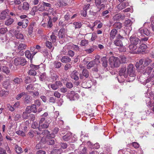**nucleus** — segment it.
I'll return each mask as SVG.
<instances>
[{
  "label": "nucleus",
  "mask_w": 154,
  "mask_h": 154,
  "mask_svg": "<svg viewBox=\"0 0 154 154\" xmlns=\"http://www.w3.org/2000/svg\"><path fill=\"white\" fill-rule=\"evenodd\" d=\"M37 72L36 71L33 69H30L29 71V74L31 75L35 76L36 75Z\"/></svg>",
  "instance_id": "nucleus-49"
},
{
  "label": "nucleus",
  "mask_w": 154,
  "mask_h": 154,
  "mask_svg": "<svg viewBox=\"0 0 154 154\" xmlns=\"http://www.w3.org/2000/svg\"><path fill=\"white\" fill-rule=\"evenodd\" d=\"M15 36L17 39H22L23 38V35L21 33H18L15 34Z\"/></svg>",
  "instance_id": "nucleus-51"
},
{
  "label": "nucleus",
  "mask_w": 154,
  "mask_h": 154,
  "mask_svg": "<svg viewBox=\"0 0 154 154\" xmlns=\"http://www.w3.org/2000/svg\"><path fill=\"white\" fill-rule=\"evenodd\" d=\"M23 23L22 28H26L28 26L29 23V20L28 19H24L22 20Z\"/></svg>",
  "instance_id": "nucleus-31"
},
{
  "label": "nucleus",
  "mask_w": 154,
  "mask_h": 154,
  "mask_svg": "<svg viewBox=\"0 0 154 154\" xmlns=\"http://www.w3.org/2000/svg\"><path fill=\"white\" fill-rule=\"evenodd\" d=\"M9 13V11L8 9H6L2 11L0 13V19L5 20L8 15Z\"/></svg>",
  "instance_id": "nucleus-12"
},
{
  "label": "nucleus",
  "mask_w": 154,
  "mask_h": 154,
  "mask_svg": "<svg viewBox=\"0 0 154 154\" xmlns=\"http://www.w3.org/2000/svg\"><path fill=\"white\" fill-rule=\"evenodd\" d=\"M16 133L18 135H20L22 137H24L25 136V133L21 131H16Z\"/></svg>",
  "instance_id": "nucleus-58"
},
{
  "label": "nucleus",
  "mask_w": 154,
  "mask_h": 154,
  "mask_svg": "<svg viewBox=\"0 0 154 154\" xmlns=\"http://www.w3.org/2000/svg\"><path fill=\"white\" fill-rule=\"evenodd\" d=\"M73 24L75 29L80 28L82 26L81 23L80 22H74Z\"/></svg>",
  "instance_id": "nucleus-39"
},
{
  "label": "nucleus",
  "mask_w": 154,
  "mask_h": 154,
  "mask_svg": "<svg viewBox=\"0 0 154 154\" xmlns=\"http://www.w3.org/2000/svg\"><path fill=\"white\" fill-rule=\"evenodd\" d=\"M128 5V4L127 3H123L119 4L117 6V8L120 11L125 8Z\"/></svg>",
  "instance_id": "nucleus-20"
},
{
  "label": "nucleus",
  "mask_w": 154,
  "mask_h": 154,
  "mask_svg": "<svg viewBox=\"0 0 154 154\" xmlns=\"http://www.w3.org/2000/svg\"><path fill=\"white\" fill-rule=\"evenodd\" d=\"M72 67L71 64L69 63L66 64L64 66V69L65 71H67L69 69H70Z\"/></svg>",
  "instance_id": "nucleus-64"
},
{
  "label": "nucleus",
  "mask_w": 154,
  "mask_h": 154,
  "mask_svg": "<svg viewBox=\"0 0 154 154\" xmlns=\"http://www.w3.org/2000/svg\"><path fill=\"white\" fill-rule=\"evenodd\" d=\"M126 70V67L123 66L122 67L119 71V76L123 79V78H127L128 77V73Z\"/></svg>",
  "instance_id": "nucleus-10"
},
{
  "label": "nucleus",
  "mask_w": 154,
  "mask_h": 154,
  "mask_svg": "<svg viewBox=\"0 0 154 154\" xmlns=\"http://www.w3.org/2000/svg\"><path fill=\"white\" fill-rule=\"evenodd\" d=\"M153 78H154V70L152 72L151 74L150 75V77L148 80H146V82H149L152 79H153L152 80H153Z\"/></svg>",
  "instance_id": "nucleus-63"
},
{
  "label": "nucleus",
  "mask_w": 154,
  "mask_h": 154,
  "mask_svg": "<svg viewBox=\"0 0 154 154\" xmlns=\"http://www.w3.org/2000/svg\"><path fill=\"white\" fill-rule=\"evenodd\" d=\"M65 29L63 28L60 29L58 34V36L59 38L62 39L65 37Z\"/></svg>",
  "instance_id": "nucleus-19"
},
{
  "label": "nucleus",
  "mask_w": 154,
  "mask_h": 154,
  "mask_svg": "<svg viewBox=\"0 0 154 154\" xmlns=\"http://www.w3.org/2000/svg\"><path fill=\"white\" fill-rule=\"evenodd\" d=\"M66 3L63 0H58L55 4V5L60 7L65 6L66 5Z\"/></svg>",
  "instance_id": "nucleus-18"
},
{
  "label": "nucleus",
  "mask_w": 154,
  "mask_h": 154,
  "mask_svg": "<svg viewBox=\"0 0 154 154\" xmlns=\"http://www.w3.org/2000/svg\"><path fill=\"white\" fill-rule=\"evenodd\" d=\"M9 94V92L4 90L0 91V96L1 97H6Z\"/></svg>",
  "instance_id": "nucleus-36"
},
{
  "label": "nucleus",
  "mask_w": 154,
  "mask_h": 154,
  "mask_svg": "<svg viewBox=\"0 0 154 154\" xmlns=\"http://www.w3.org/2000/svg\"><path fill=\"white\" fill-rule=\"evenodd\" d=\"M131 44L129 46V49L132 51L136 50L141 43L139 38L134 35H132L130 38Z\"/></svg>",
  "instance_id": "nucleus-1"
},
{
  "label": "nucleus",
  "mask_w": 154,
  "mask_h": 154,
  "mask_svg": "<svg viewBox=\"0 0 154 154\" xmlns=\"http://www.w3.org/2000/svg\"><path fill=\"white\" fill-rule=\"evenodd\" d=\"M14 21V20L13 19L9 18L5 22V24L7 26H9L12 24Z\"/></svg>",
  "instance_id": "nucleus-41"
},
{
  "label": "nucleus",
  "mask_w": 154,
  "mask_h": 154,
  "mask_svg": "<svg viewBox=\"0 0 154 154\" xmlns=\"http://www.w3.org/2000/svg\"><path fill=\"white\" fill-rule=\"evenodd\" d=\"M152 61V60L149 58H146L144 61V65L147 66L149 65Z\"/></svg>",
  "instance_id": "nucleus-47"
},
{
  "label": "nucleus",
  "mask_w": 154,
  "mask_h": 154,
  "mask_svg": "<svg viewBox=\"0 0 154 154\" xmlns=\"http://www.w3.org/2000/svg\"><path fill=\"white\" fill-rule=\"evenodd\" d=\"M117 32V31L116 29H113L112 30L110 34V39L111 40L115 38Z\"/></svg>",
  "instance_id": "nucleus-23"
},
{
  "label": "nucleus",
  "mask_w": 154,
  "mask_h": 154,
  "mask_svg": "<svg viewBox=\"0 0 154 154\" xmlns=\"http://www.w3.org/2000/svg\"><path fill=\"white\" fill-rule=\"evenodd\" d=\"M114 44L117 46L122 47L123 46V44L122 41L119 39H116L114 40Z\"/></svg>",
  "instance_id": "nucleus-25"
},
{
  "label": "nucleus",
  "mask_w": 154,
  "mask_h": 154,
  "mask_svg": "<svg viewBox=\"0 0 154 154\" xmlns=\"http://www.w3.org/2000/svg\"><path fill=\"white\" fill-rule=\"evenodd\" d=\"M53 64L55 68L59 69L61 66L62 63L59 62L55 61L53 63Z\"/></svg>",
  "instance_id": "nucleus-35"
},
{
  "label": "nucleus",
  "mask_w": 154,
  "mask_h": 154,
  "mask_svg": "<svg viewBox=\"0 0 154 154\" xmlns=\"http://www.w3.org/2000/svg\"><path fill=\"white\" fill-rule=\"evenodd\" d=\"M132 23V22L130 20H126L125 22V24L126 26H131Z\"/></svg>",
  "instance_id": "nucleus-54"
},
{
  "label": "nucleus",
  "mask_w": 154,
  "mask_h": 154,
  "mask_svg": "<svg viewBox=\"0 0 154 154\" xmlns=\"http://www.w3.org/2000/svg\"><path fill=\"white\" fill-rule=\"evenodd\" d=\"M135 68L132 64H129L127 67V73L129 77V81L132 82L135 79L136 75L135 73Z\"/></svg>",
  "instance_id": "nucleus-3"
},
{
  "label": "nucleus",
  "mask_w": 154,
  "mask_h": 154,
  "mask_svg": "<svg viewBox=\"0 0 154 154\" xmlns=\"http://www.w3.org/2000/svg\"><path fill=\"white\" fill-rule=\"evenodd\" d=\"M79 72L76 71H74L71 74V77L72 79L75 81H77L79 79L78 76Z\"/></svg>",
  "instance_id": "nucleus-17"
},
{
  "label": "nucleus",
  "mask_w": 154,
  "mask_h": 154,
  "mask_svg": "<svg viewBox=\"0 0 154 154\" xmlns=\"http://www.w3.org/2000/svg\"><path fill=\"white\" fill-rule=\"evenodd\" d=\"M150 34V31L147 28H140L138 30L137 35L138 36L140 37V36H143L144 35L148 36Z\"/></svg>",
  "instance_id": "nucleus-6"
},
{
  "label": "nucleus",
  "mask_w": 154,
  "mask_h": 154,
  "mask_svg": "<svg viewBox=\"0 0 154 154\" xmlns=\"http://www.w3.org/2000/svg\"><path fill=\"white\" fill-rule=\"evenodd\" d=\"M100 62L99 58H96L93 60L91 61L88 63L87 65V69H90L91 67H93L95 65H99Z\"/></svg>",
  "instance_id": "nucleus-8"
},
{
  "label": "nucleus",
  "mask_w": 154,
  "mask_h": 154,
  "mask_svg": "<svg viewBox=\"0 0 154 154\" xmlns=\"http://www.w3.org/2000/svg\"><path fill=\"white\" fill-rule=\"evenodd\" d=\"M72 134L71 133H67L66 135L62 137V139L65 141H69V142H72Z\"/></svg>",
  "instance_id": "nucleus-13"
},
{
  "label": "nucleus",
  "mask_w": 154,
  "mask_h": 154,
  "mask_svg": "<svg viewBox=\"0 0 154 154\" xmlns=\"http://www.w3.org/2000/svg\"><path fill=\"white\" fill-rule=\"evenodd\" d=\"M8 31V29L7 28H2L0 29V33L4 34Z\"/></svg>",
  "instance_id": "nucleus-59"
},
{
  "label": "nucleus",
  "mask_w": 154,
  "mask_h": 154,
  "mask_svg": "<svg viewBox=\"0 0 154 154\" xmlns=\"http://www.w3.org/2000/svg\"><path fill=\"white\" fill-rule=\"evenodd\" d=\"M26 89L29 92H30L31 91H32L33 90V85L32 84L29 85L27 86L26 88Z\"/></svg>",
  "instance_id": "nucleus-52"
},
{
  "label": "nucleus",
  "mask_w": 154,
  "mask_h": 154,
  "mask_svg": "<svg viewBox=\"0 0 154 154\" xmlns=\"http://www.w3.org/2000/svg\"><path fill=\"white\" fill-rule=\"evenodd\" d=\"M13 45L14 46V50L15 51V52H14V53H17L18 55L22 56L24 54V52L23 50L26 49L27 47V45L23 43L18 44L15 42L13 43Z\"/></svg>",
  "instance_id": "nucleus-2"
},
{
  "label": "nucleus",
  "mask_w": 154,
  "mask_h": 154,
  "mask_svg": "<svg viewBox=\"0 0 154 154\" xmlns=\"http://www.w3.org/2000/svg\"><path fill=\"white\" fill-rule=\"evenodd\" d=\"M51 122V121H48L47 122V120H46L44 123L41 124V125H39V128L45 129L47 128L48 127L50 123Z\"/></svg>",
  "instance_id": "nucleus-15"
},
{
  "label": "nucleus",
  "mask_w": 154,
  "mask_h": 154,
  "mask_svg": "<svg viewBox=\"0 0 154 154\" xmlns=\"http://www.w3.org/2000/svg\"><path fill=\"white\" fill-rule=\"evenodd\" d=\"M66 87L69 89L73 87V85L71 82H68L66 84Z\"/></svg>",
  "instance_id": "nucleus-57"
},
{
  "label": "nucleus",
  "mask_w": 154,
  "mask_h": 154,
  "mask_svg": "<svg viewBox=\"0 0 154 154\" xmlns=\"http://www.w3.org/2000/svg\"><path fill=\"white\" fill-rule=\"evenodd\" d=\"M109 63L112 68L118 67L120 65V60L118 57L111 56L109 59Z\"/></svg>",
  "instance_id": "nucleus-4"
},
{
  "label": "nucleus",
  "mask_w": 154,
  "mask_h": 154,
  "mask_svg": "<svg viewBox=\"0 0 154 154\" xmlns=\"http://www.w3.org/2000/svg\"><path fill=\"white\" fill-rule=\"evenodd\" d=\"M113 26L114 29H116V30L120 29L122 27V24L120 22H116L113 24Z\"/></svg>",
  "instance_id": "nucleus-24"
},
{
  "label": "nucleus",
  "mask_w": 154,
  "mask_h": 154,
  "mask_svg": "<svg viewBox=\"0 0 154 154\" xmlns=\"http://www.w3.org/2000/svg\"><path fill=\"white\" fill-rule=\"evenodd\" d=\"M122 15L119 14H118L115 15L113 17V19L114 20H117L121 18Z\"/></svg>",
  "instance_id": "nucleus-53"
},
{
  "label": "nucleus",
  "mask_w": 154,
  "mask_h": 154,
  "mask_svg": "<svg viewBox=\"0 0 154 154\" xmlns=\"http://www.w3.org/2000/svg\"><path fill=\"white\" fill-rule=\"evenodd\" d=\"M13 81L15 84H19L22 82V79L21 78H15L14 79Z\"/></svg>",
  "instance_id": "nucleus-46"
},
{
  "label": "nucleus",
  "mask_w": 154,
  "mask_h": 154,
  "mask_svg": "<svg viewBox=\"0 0 154 154\" xmlns=\"http://www.w3.org/2000/svg\"><path fill=\"white\" fill-rule=\"evenodd\" d=\"M35 105L34 104H32L30 106L31 112L34 113H36L37 112V109Z\"/></svg>",
  "instance_id": "nucleus-45"
},
{
  "label": "nucleus",
  "mask_w": 154,
  "mask_h": 154,
  "mask_svg": "<svg viewBox=\"0 0 154 154\" xmlns=\"http://www.w3.org/2000/svg\"><path fill=\"white\" fill-rule=\"evenodd\" d=\"M107 0H95V4L96 6L98 7L100 6L99 11L102 9H104L105 8V5L104 4H101V3H106Z\"/></svg>",
  "instance_id": "nucleus-7"
},
{
  "label": "nucleus",
  "mask_w": 154,
  "mask_h": 154,
  "mask_svg": "<svg viewBox=\"0 0 154 154\" xmlns=\"http://www.w3.org/2000/svg\"><path fill=\"white\" fill-rule=\"evenodd\" d=\"M2 71L8 75V74L10 72V71L8 67L6 66H3L2 68Z\"/></svg>",
  "instance_id": "nucleus-40"
},
{
  "label": "nucleus",
  "mask_w": 154,
  "mask_h": 154,
  "mask_svg": "<svg viewBox=\"0 0 154 154\" xmlns=\"http://www.w3.org/2000/svg\"><path fill=\"white\" fill-rule=\"evenodd\" d=\"M37 53V52H34L31 53V51L28 50L26 51L24 53L26 58L32 60L33 56Z\"/></svg>",
  "instance_id": "nucleus-11"
},
{
  "label": "nucleus",
  "mask_w": 154,
  "mask_h": 154,
  "mask_svg": "<svg viewBox=\"0 0 154 154\" xmlns=\"http://www.w3.org/2000/svg\"><path fill=\"white\" fill-rule=\"evenodd\" d=\"M50 41L53 43L55 42L57 40V37L54 33H52L50 36Z\"/></svg>",
  "instance_id": "nucleus-37"
},
{
  "label": "nucleus",
  "mask_w": 154,
  "mask_h": 154,
  "mask_svg": "<svg viewBox=\"0 0 154 154\" xmlns=\"http://www.w3.org/2000/svg\"><path fill=\"white\" fill-rule=\"evenodd\" d=\"M72 49L76 51H79V48L78 46L74 44L73 45H72Z\"/></svg>",
  "instance_id": "nucleus-62"
},
{
  "label": "nucleus",
  "mask_w": 154,
  "mask_h": 154,
  "mask_svg": "<svg viewBox=\"0 0 154 154\" xmlns=\"http://www.w3.org/2000/svg\"><path fill=\"white\" fill-rule=\"evenodd\" d=\"M35 22H33L31 23L30 24L29 26L28 32V34L29 35L32 34L33 32V27L35 25Z\"/></svg>",
  "instance_id": "nucleus-21"
},
{
  "label": "nucleus",
  "mask_w": 154,
  "mask_h": 154,
  "mask_svg": "<svg viewBox=\"0 0 154 154\" xmlns=\"http://www.w3.org/2000/svg\"><path fill=\"white\" fill-rule=\"evenodd\" d=\"M86 148L84 147L83 145L82 144L80 145L78 148V150L79 154H86Z\"/></svg>",
  "instance_id": "nucleus-16"
},
{
  "label": "nucleus",
  "mask_w": 154,
  "mask_h": 154,
  "mask_svg": "<svg viewBox=\"0 0 154 154\" xmlns=\"http://www.w3.org/2000/svg\"><path fill=\"white\" fill-rule=\"evenodd\" d=\"M15 150L17 153H20L22 152V148L18 145H16L15 146Z\"/></svg>",
  "instance_id": "nucleus-42"
},
{
  "label": "nucleus",
  "mask_w": 154,
  "mask_h": 154,
  "mask_svg": "<svg viewBox=\"0 0 154 154\" xmlns=\"http://www.w3.org/2000/svg\"><path fill=\"white\" fill-rule=\"evenodd\" d=\"M26 63V59L22 57H19L15 58L14 60V64L16 65H25Z\"/></svg>",
  "instance_id": "nucleus-5"
},
{
  "label": "nucleus",
  "mask_w": 154,
  "mask_h": 154,
  "mask_svg": "<svg viewBox=\"0 0 154 154\" xmlns=\"http://www.w3.org/2000/svg\"><path fill=\"white\" fill-rule=\"evenodd\" d=\"M52 26L53 24H52V21L51 20V19L50 18L49 19V20H48V28H51L52 27Z\"/></svg>",
  "instance_id": "nucleus-60"
},
{
  "label": "nucleus",
  "mask_w": 154,
  "mask_h": 154,
  "mask_svg": "<svg viewBox=\"0 0 154 154\" xmlns=\"http://www.w3.org/2000/svg\"><path fill=\"white\" fill-rule=\"evenodd\" d=\"M71 59L68 56H64L61 59V61L63 63H67L70 62Z\"/></svg>",
  "instance_id": "nucleus-22"
},
{
  "label": "nucleus",
  "mask_w": 154,
  "mask_h": 154,
  "mask_svg": "<svg viewBox=\"0 0 154 154\" xmlns=\"http://www.w3.org/2000/svg\"><path fill=\"white\" fill-rule=\"evenodd\" d=\"M67 55L70 57H72L75 55V52L73 51L69 50L68 51Z\"/></svg>",
  "instance_id": "nucleus-56"
},
{
  "label": "nucleus",
  "mask_w": 154,
  "mask_h": 154,
  "mask_svg": "<svg viewBox=\"0 0 154 154\" xmlns=\"http://www.w3.org/2000/svg\"><path fill=\"white\" fill-rule=\"evenodd\" d=\"M38 134H43L45 135H46L47 138L51 139L54 138L55 137V134L53 133L50 134V132L48 130H44L41 133H37Z\"/></svg>",
  "instance_id": "nucleus-9"
},
{
  "label": "nucleus",
  "mask_w": 154,
  "mask_h": 154,
  "mask_svg": "<svg viewBox=\"0 0 154 154\" xmlns=\"http://www.w3.org/2000/svg\"><path fill=\"white\" fill-rule=\"evenodd\" d=\"M82 74L86 78H87L89 76L88 72L86 69H84L83 70Z\"/></svg>",
  "instance_id": "nucleus-48"
},
{
  "label": "nucleus",
  "mask_w": 154,
  "mask_h": 154,
  "mask_svg": "<svg viewBox=\"0 0 154 154\" xmlns=\"http://www.w3.org/2000/svg\"><path fill=\"white\" fill-rule=\"evenodd\" d=\"M72 43H69L67 44L65 46V48H66L68 49H72V45H73Z\"/></svg>",
  "instance_id": "nucleus-61"
},
{
  "label": "nucleus",
  "mask_w": 154,
  "mask_h": 154,
  "mask_svg": "<svg viewBox=\"0 0 154 154\" xmlns=\"http://www.w3.org/2000/svg\"><path fill=\"white\" fill-rule=\"evenodd\" d=\"M23 98L24 102L26 104L30 103L32 101V98L27 93H26V94L25 95Z\"/></svg>",
  "instance_id": "nucleus-14"
},
{
  "label": "nucleus",
  "mask_w": 154,
  "mask_h": 154,
  "mask_svg": "<svg viewBox=\"0 0 154 154\" xmlns=\"http://www.w3.org/2000/svg\"><path fill=\"white\" fill-rule=\"evenodd\" d=\"M146 47V45L144 44H140V46L138 47L137 51L138 52H141L144 51L145 48Z\"/></svg>",
  "instance_id": "nucleus-28"
},
{
  "label": "nucleus",
  "mask_w": 154,
  "mask_h": 154,
  "mask_svg": "<svg viewBox=\"0 0 154 154\" xmlns=\"http://www.w3.org/2000/svg\"><path fill=\"white\" fill-rule=\"evenodd\" d=\"M49 85H50L51 88L54 90H55L58 88L55 83L53 84H49L48 85V86H49Z\"/></svg>",
  "instance_id": "nucleus-55"
},
{
  "label": "nucleus",
  "mask_w": 154,
  "mask_h": 154,
  "mask_svg": "<svg viewBox=\"0 0 154 154\" xmlns=\"http://www.w3.org/2000/svg\"><path fill=\"white\" fill-rule=\"evenodd\" d=\"M3 85L5 88L7 89L10 86V83L9 82L4 81L3 82Z\"/></svg>",
  "instance_id": "nucleus-38"
},
{
  "label": "nucleus",
  "mask_w": 154,
  "mask_h": 154,
  "mask_svg": "<svg viewBox=\"0 0 154 154\" xmlns=\"http://www.w3.org/2000/svg\"><path fill=\"white\" fill-rule=\"evenodd\" d=\"M26 94V92H22L21 93L18 94L16 97V99L17 100H20L22 97H24L25 95Z\"/></svg>",
  "instance_id": "nucleus-32"
},
{
  "label": "nucleus",
  "mask_w": 154,
  "mask_h": 154,
  "mask_svg": "<svg viewBox=\"0 0 154 154\" xmlns=\"http://www.w3.org/2000/svg\"><path fill=\"white\" fill-rule=\"evenodd\" d=\"M88 40L85 39L82 40L80 42V45L82 46H86L88 44Z\"/></svg>",
  "instance_id": "nucleus-43"
},
{
  "label": "nucleus",
  "mask_w": 154,
  "mask_h": 154,
  "mask_svg": "<svg viewBox=\"0 0 154 154\" xmlns=\"http://www.w3.org/2000/svg\"><path fill=\"white\" fill-rule=\"evenodd\" d=\"M109 13V11L108 10H106L105 11H103L102 14V16H104L105 17V18H108L109 17V15H106L107 14Z\"/></svg>",
  "instance_id": "nucleus-44"
},
{
  "label": "nucleus",
  "mask_w": 154,
  "mask_h": 154,
  "mask_svg": "<svg viewBox=\"0 0 154 154\" xmlns=\"http://www.w3.org/2000/svg\"><path fill=\"white\" fill-rule=\"evenodd\" d=\"M36 7L38 11H40L43 12L46 10L45 7H44L42 3H40Z\"/></svg>",
  "instance_id": "nucleus-27"
},
{
  "label": "nucleus",
  "mask_w": 154,
  "mask_h": 154,
  "mask_svg": "<svg viewBox=\"0 0 154 154\" xmlns=\"http://www.w3.org/2000/svg\"><path fill=\"white\" fill-rule=\"evenodd\" d=\"M101 60L102 62V65L103 66L106 67L107 66V61L106 59V57H103V58H101Z\"/></svg>",
  "instance_id": "nucleus-34"
},
{
  "label": "nucleus",
  "mask_w": 154,
  "mask_h": 154,
  "mask_svg": "<svg viewBox=\"0 0 154 154\" xmlns=\"http://www.w3.org/2000/svg\"><path fill=\"white\" fill-rule=\"evenodd\" d=\"M119 59L120 60V64L126 63L128 61L127 58L124 55L120 56Z\"/></svg>",
  "instance_id": "nucleus-30"
},
{
  "label": "nucleus",
  "mask_w": 154,
  "mask_h": 154,
  "mask_svg": "<svg viewBox=\"0 0 154 154\" xmlns=\"http://www.w3.org/2000/svg\"><path fill=\"white\" fill-rule=\"evenodd\" d=\"M151 67H147L146 69L145 72L147 73L148 75L149 73H150L151 70L152 69V68H153L154 66V63H153L151 65Z\"/></svg>",
  "instance_id": "nucleus-33"
},
{
  "label": "nucleus",
  "mask_w": 154,
  "mask_h": 154,
  "mask_svg": "<svg viewBox=\"0 0 154 154\" xmlns=\"http://www.w3.org/2000/svg\"><path fill=\"white\" fill-rule=\"evenodd\" d=\"M22 8V9L24 10H28L29 8V4L26 2H24L23 3Z\"/></svg>",
  "instance_id": "nucleus-29"
},
{
  "label": "nucleus",
  "mask_w": 154,
  "mask_h": 154,
  "mask_svg": "<svg viewBox=\"0 0 154 154\" xmlns=\"http://www.w3.org/2000/svg\"><path fill=\"white\" fill-rule=\"evenodd\" d=\"M38 11V10L36 6H34L32 8V10L30 12V14L32 16H34Z\"/></svg>",
  "instance_id": "nucleus-26"
},
{
  "label": "nucleus",
  "mask_w": 154,
  "mask_h": 154,
  "mask_svg": "<svg viewBox=\"0 0 154 154\" xmlns=\"http://www.w3.org/2000/svg\"><path fill=\"white\" fill-rule=\"evenodd\" d=\"M46 46L49 49H51L52 48L53 45L52 43L48 41H46L45 42Z\"/></svg>",
  "instance_id": "nucleus-50"
}]
</instances>
